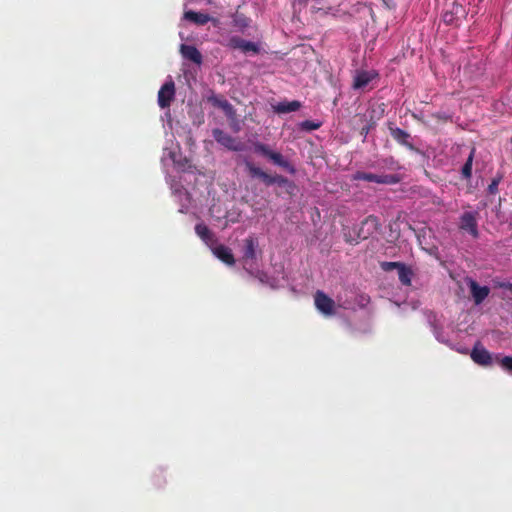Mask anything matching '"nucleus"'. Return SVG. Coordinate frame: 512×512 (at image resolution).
Returning a JSON list of instances; mask_svg holds the SVG:
<instances>
[{"label": "nucleus", "instance_id": "nucleus-1", "mask_svg": "<svg viewBox=\"0 0 512 512\" xmlns=\"http://www.w3.org/2000/svg\"><path fill=\"white\" fill-rule=\"evenodd\" d=\"M245 169L251 178L260 179L266 186L277 184L280 187H286L287 189L294 190L295 184L288 178L275 174L271 175L263 171L260 167H257L253 162L246 160L244 162Z\"/></svg>", "mask_w": 512, "mask_h": 512}, {"label": "nucleus", "instance_id": "nucleus-2", "mask_svg": "<svg viewBox=\"0 0 512 512\" xmlns=\"http://www.w3.org/2000/svg\"><path fill=\"white\" fill-rule=\"evenodd\" d=\"M253 151L256 154H259L268 160H270L273 164L283 168L288 173L294 175L296 173V168L293 164H291L284 156L277 151H273L270 147L261 142L253 143Z\"/></svg>", "mask_w": 512, "mask_h": 512}, {"label": "nucleus", "instance_id": "nucleus-3", "mask_svg": "<svg viewBox=\"0 0 512 512\" xmlns=\"http://www.w3.org/2000/svg\"><path fill=\"white\" fill-rule=\"evenodd\" d=\"M479 212L476 210L464 211L458 219V229L464 234H468L473 239H478L479 231Z\"/></svg>", "mask_w": 512, "mask_h": 512}, {"label": "nucleus", "instance_id": "nucleus-4", "mask_svg": "<svg viewBox=\"0 0 512 512\" xmlns=\"http://www.w3.org/2000/svg\"><path fill=\"white\" fill-rule=\"evenodd\" d=\"M354 180L374 182L377 184L393 185L401 181V177L397 174H374L369 172L357 171Z\"/></svg>", "mask_w": 512, "mask_h": 512}, {"label": "nucleus", "instance_id": "nucleus-5", "mask_svg": "<svg viewBox=\"0 0 512 512\" xmlns=\"http://www.w3.org/2000/svg\"><path fill=\"white\" fill-rule=\"evenodd\" d=\"M380 227L379 220L374 215L366 217L359 226H355L358 239L366 240L378 231Z\"/></svg>", "mask_w": 512, "mask_h": 512}, {"label": "nucleus", "instance_id": "nucleus-6", "mask_svg": "<svg viewBox=\"0 0 512 512\" xmlns=\"http://www.w3.org/2000/svg\"><path fill=\"white\" fill-rule=\"evenodd\" d=\"M314 303L318 311L325 316H333L336 314L335 301L326 295L323 291L318 290L314 295Z\"/></svg>", "mask_w": 512, "mask_h": 512}, {"label": "nucleus", "instance_id": "nucleus-7", "mask_svg": "<svg viewBox=\"0 0 512 512\" xmlns=\"http://www.w3.org/2000/svg\"><path fill=\"white\" fill-rule=\"evenodd\" d=\"M388 130L391 137L400 145L406 147L410 151L419 152L414 144L412 143V136L405 130L396 127L393 122L388 123Z\"/></svg>", "mask_w": 512, "mask_h": 512}, {"label": "nucleus", "instance_id": "nucleus-8", "mask_svg": "<svg viewBox=\"0 0 512 512\" xmlns=\"http://www.w3.org/2000/svg\"><path fill=\"white\" fill-rule=\"evenodd\" d=\"M212 135L217 143L228 150L237 152L243 149V144L240 141L221 129H214Z\"/></svg>", "mask_w": 512, "mask_h": 512}, {"label": "nucleus", "instance_id": "nucleus-9", "mask_svg": "<svg viewBox=\"0 0 512 512\" xmlns=\"http://www.w3.org/2000/svg\"><path fill=\"white\" fill-rule=\"evenodd\" d=\"M175 97V84L173 80H169L162 85L158 92V105L164 109L171 105Z\"/></svg>", "mask_w": 512, "mask_h": 512}, {"label": "nucleus", "instance_id": "nucleus-10", "mask_svg": "<svg viewBox=\"0 0 512 512\" xmlns=\"http://www.w3.org/2000/svg\"><path fill=\"white\" fill-rule=\"evenodd\" d=\"M466 281L474 303L476 305L481 304L488 297L490 288L488 286H480L477 281L472 278H467Z\"/></svg>", "mask_w": 512, "mask_h": 512}, {"label": "nucleus", "instance_id": "nucleus-11", "mask_svg": "<svg viewBox=\"0 0 512 512\" xmlns=\"http://www.w3.org/2000/svg\"><path fill=\"white\" fill-rule=\"evenodd\" d=\"M470 357L476 364L481 366H490L493 363L491 353L479 343L473 347Z\"/></svg>", "mask_w": 512, "mask_h": 512}, {"label": "nucleus", "instance_id": "nucleus-12", "mask_svg": "<svg viewBox=\"0 0 512 512\" xmlns=\"http://www.w3.org/2000/svg\"><path fill=\"white\" fill-rule=\"evenodd\" d=\"M378 77V73L375 71H365L360 70L356 71V74L353 79V89H363L365 88L373 79Z\"/></svg>", "mask_w": 512, "mask_h": 512}, {"label": "nucleus", "instance_id": "nucleus-13", "mask_svg": "<svg viewBox=\"0 0 512 512\" xmlns=\"http://www.w3.org/2000/svg\"><path fill=\"white\" fill-rule=\"evenodd\" d=\"M211 250L213 254L226 265L232 266L235 264L234 255L229 247L219 244L217 246H212Z\"/></svg>", "mask_w": 512, "mask_h": 512}, {"label": "nucleus", "instance_id": "nucleus-14", "mask_svg": "<svg viewBox=\"0 0 512 512\" xmlns=\"http://www.w3.org/2000/svg\"><path fill=\"white\" fill-rule=\"evenodd\" d=\"M195 233L210 248L217 243L215 234L204 223L196 224Z\"/></svg>", "mask_w": 512, "mask_h": 512}, {"label": "nucleus", "instance_id": "nucleus-15", "mask_svg": "<svg viewBox=\"0 0 512 512\" xmlns=\"http://www.w3.org/2000/svg\"><path fill=\"white\" fill-rule=\"evenodd\" d=\"M257 248H258V240L253 236H249L244 240L243 247V260L248 262L249 260L253 261L257 258Z\"/></svg>", "mask_w": 512, "mask_h": 512}, {"label": "nucleus", "instance_id": "nucleus-16", "mask_svg": "<svg viewBox=\"0 0 512 512\" xmlns=\"http://www.w3.org/2000/svg\"><path fill=\"white\" fill-rule=\"evenodd\" d=\"M229 46L233 49H239L243 52H258V46L251 41H247L245 39H242L240 37L234 36L231 37L229 40Z\"/></svg>", "mask_w": 512, "mask_h": 512}, {"label": "nucleus", "instance_id": "nucleus-17", "mask_svg": "<svg viewBox=\"0 0 512 512\" xmlns=\"http://www.w3.org/2000/svg\"><path fill=\"white\" fill-rule=\"evenodd\" d=\"M180 52L185 59H187L197 65L202 64V61H203L202 54L195 46L182 44L180 46Z\"/></svg>", "mask_w": 512, "mask_h": 512}, {"label": "nucleus", "instance_id": "nucleus-18", "mask_svg": "<svg viewBox=\"0 0 512 512\" xmlns=\"http://www.w3.org/2000/svg\"><path fill=\"white\" fill-rule=\"evenodd\" d=\"M301 107V102L294 100V101H282L277 103L276 105H273V111L277 114H286L290 112H295L299 110Z\"/></svg>", "mask_w": 512, "mask_h": 512}, {"label": "nucleus", "instance_id": "nucleus-19", "mask_svg": "<svg viewBox=\"0 0 512 512\" xmlns=\"http://www.w3.org/2000/svg\"><path fill=\"white\" fill-rule=\"evenodd\" d=\"M463 12L462 5L458 3L452 4V9L447 10L442 14V20L447 25H453L456 23L457 17L459 13Z\"/></svg>", "mask_w": 512, "mask_h": 512}, {"label": "nucleus", "instance_id": "nucleus-20", "mask_svg": "<svg viewBox=\"0 0 512 512\" xmlns=\"http://www.w3.org/2000/svg\"><path fill=\"white\" fill-rule=\"evenodd\" d=\"M184 19L197 25H205L211 20V17L206 13L189 10L184 13Z\"/></svg>", "mask_w": 512, "mask_h": 512}, {"label": "nucleus", "instance_id": "nucleus-21", "mask_svg": "<svg viewBox=\"0 0 512 512\" xmlns=\"http://www.w3.org/2000/svg\"><path fill=\"white\" fill-rule=\"evenodd\" d=\"M398 272V278L402 285L410 286L412 284V278L414 276V272L410 266L405 263L400 267Z\"/></svg>", "mask_w": 512, "mask_h": 512}, {"label": "nucleus", "instance_id": "nucleus-22", "mask_svg": "<svg viewBox=\"0 0 512 512\" xmlns=\"http://www.w3.org/2000/svg\"><path fill=\"white\" fill-rule=\"evenodd\" d=\"M475 153H476V149H475V147H472L464 165L462 166L461 175H462V178L465 180H470L472 177V166H473V160L475 157Z\"/></svg>", "mask_w": 512, "mask_h": 512}, {"label": "nucleus", "instance_id": "nucleus-23", "mask_svg": "<svg viewBox=\"0 0 512 512\" xmlns=\"http://www.w3.org/2000/svg\"><path fill=\"white\" fill-rule=\"evenodd\" d=\"M209 101L213 106L223 109L224 111H228L232 109L231 104L223 97H210Z\"/></svg>", "mask_w": 512, "mask_h": 512}, {"label": "nucleus", "instance_id": "nucleus-24", "mask_svg": "<svg viewBox=\"0 0 512 512\" xmlns=\"http://www.w3.org/2000/svg\"><path fill=\"white\" fill-rule=\"evenodd\" d=\"M383 167L391 170V171H397L401 169V165L398 161H396L393 157H388L382 161Z\"/></svg>", "mask_w": 512, "mask_h": 512}, {"label": "nucleus", "instance_id": "nucleus-25", "mask_svg": "<svg viewBox=\"0 0 512 512\" xmlns=\"http://www.w3.org/2000/svg\"><path fill=\"white\" fill-rule=\"evenodd\" d=\"M344 239L347 243L352 244V245L358 244L360 242V239H358V234H357L355 227L352 230L344 232Z\"/></svg>", "mask_w": 512, "mask_h": 512}, {"label": "nucleus", "instance_id": "nucleus-26", "mask_svg": "<svg viewBox=\"0 0 512 512\" xmlns=\"http://www.w3.org/2000/svg\"><path fill=\"white\" fill-rule=\"evenodd\" d=\"M404 263L403 262H388V261H383V262H380V268L384 271V272H390L394 269H397V271L400 269V267L403 265Z\"/></svg>", "mask_w": 512, "mask_h": 512}, {"label": "nucleus", "instance_id": "nucleus-27", "mask_svg": "<svg viewBox=\"0 0 512 512\" xmlns=\"http://www.w3.org/2000/svg\"><path fill=\"white\" fill-rule=\"evenodd\" d=\"M496 359L503 369L509 373H512V356H504L502 358L496 356Z\"/></svg>", "mask_w": 512, "mask_h": 512}, {"label": "nucleus", "instance_id": "nucleus-28", "mask_svg": "<svg viewBox=\"0 0 512 512\" xmlns=\"http://www.w3.org/2000/svg\"><path fill=\"white\" fill-rule=\"evenodd\" d=\"M320 126H321L320 123H316L311 120H305V121L301 122V124H300L301 129H303L305 131L317 130Z\"/></svg>", "mask_w": 512, "mask_h": 512}, {"label": "nucleus", "instance_id": "nucleus-29", "mask_svg": "<svg viewBox=\"0 0 512 512\" xmlns=\"http://www.w3.org/2000/svg\"><path fill=\"white\" fill-rule=\"evenodd\" d=\"M500 183V178H494L491 183L488 185V192L492 195L498 192V185Z\"/></svg>", "mask_w": 512, "mask_h": 512}, {"label": "nucleus", "instance_id": "nucleus-30", "mask_svg": "<svg viewBox=\"0 0 512 512\" xmlns=\"http://www.w3.org/2000/svg\"><path fill=\"white\" fill-rule=\"evenodd\" d=\"M501 287L509 290L511 293H512V283H505V284H502Z\"/></svg>", "mask_w": 512, "mask_h": 512}, {"label": "nucleus", "instance_id": "nucleus-31", "mask_svg": "<svg viewBox=\"0 0 512 512\" xmlns=\"http://www.w3.org/2000/svg\"><path fill=\"white\" fill-rule=\"evenodd\" d=\"M362 131L368 133V130H366L365 128H362Z\"/></svg>", "mask_w": 512, "mask_h": 512}, {"label": "nucleus", "instance_id": "nucleus-32", "mask_svg": "<svg viewBox=\"0 0 512 512\" xmlns=\"http://www.w3.org/2000/svg\"><path fill=\"white\" fill-rule=\"evenodd\" d=\"M362 131L368 133V130H366L365 128H362Z\"/></svg>", "mask_w": 512, "mask_h": 512}, {"label": "nucleus", "instance_id": "nucleus-33", "mask_svg": "<svg viewBox=\"0 0 512 512\" xmlns=\"http://www.w3.org/2000/svg\"><path fill=\"white\" fill-rule=\"evenodd\" d=\"M362 131L368 133V130H366L365 128H362Z\"/></svg>", "mask_w": 512, "mask_h": 512}, {"label": "nucleus", "instance_id": "nucleus-34", "mask_svg": "<svg viewBox=\"0 0 512 512\" xmlns=\"http://www.w3.org/2000/svg\"><path fill=\"white\" fill-rule=\"evenodd\" d=\"M287 190H288V193H289V194H292V191H293V190H291V189H287Z\"/></svg>", "mask_w": 512, "mask_h": 512}, {"label": "nucleus", "instance_id": "nucleus-35", "mask_svg": "<svg viewBox=\"0 0 512 512\" xmlns=\"http://www.w3.org/2000/svg\"><path fill=\"white\" fill-rule=\"evenodd\" d=\"M287 190H288V193H289V194H292V191H293V190H291V189H287Z\"/></svg>", "mask_w": 512, "mask_h": 512}]
</instances>
